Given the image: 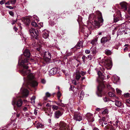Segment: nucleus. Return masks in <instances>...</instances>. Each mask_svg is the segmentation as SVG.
<instances>
[{
    "mask_svg": "<svg viewBox=\"0 0 130 130\" xmlns=\"http://www.w3.org/2000/svg\"><path fill=\"white\" fill-rule=\"evenodd\" d=\"M30 54L29 51L28 49H26L23 54L19 57L18 64L20 66L23 67V69L20 70V72L23 76H26V77H24V79L30 80L28 84L33 87H35L37 86L38 83L33 80L34 76L33 74L30 73V70L27 69L29 66H28L29 63L28 62L27 58H29Z\"/></svg>",
    "mask_w": 130,
    "mask_h": 130,
    "instance_id": "f257e3e1",
    "label": "nucleus"
},
{
    "mask_svg": "<svg viewBox=\"0 0 130 130\" xmlns=\"http://www.w3.org/2000/svg\"><path fill=\"white\" fill-rule=\"evenodd\" d=\"M96 14L97 15V17L94 13L89 15V20H91L97 18L98 20L94 19V22H92V24L95 28H98L100 26L102 25L103 20L102 19V13L100 12H97Z\"/></svg>",
    "mask_w": 130,
    "mask_h": 130,
    "instance_id": "f03ea898",
    "label": "nucleus"
},
{
    "mask_svg": "<svg viewBox=\"0 0 130 130\" xmlns=\"http://www.w3.org/2000/svg\"><path fill=\"white\" fill-rule=\"evenodd\" d=\"M22 100L21 99H16L15 98H13L12 101V104L14 106V105H16L18 107H20L23 104ZM14 108L15 109L14 107Z\"/></svg>",
    "mask_w": 130,
    "mask_h": 130,
    "instance_id": "7ed1b4c3",
    "label": "nucleus"
},
{
    "mask_svg": "<svg viewBox=\"0 0 130 130\" xmlns=\"http://www.w3.org/2000/svg\"><path fill=\"white\" fill-rule=\"evenodd\" d=\"M29 31L32 38L37 39V36L39 34L38 31L37 29L31 28L29 29Z\"/></svg>",
    "mask_w": 130,
    "mask_h": 130,
    "instance_id": "20e7f679",
    "label": "nucleus"
},
{
    "mask_svg": "<svg viewBox=\"0 0 130 130\" xmlns=\"http://www.w3.org/2000/svg\"><path fill=\"white\" fill-rule=\"evenodd\" d=\"M105 68L107 69H110L112 66V62L110 59H108L105 60L104 62Z\"/></svg>",
    "mask_w": 130,
    "mask_h": 130,
    "instance_id": "39448f33",
    "label": "nucleus"
},
{
    "mask_svg": "<svg viewBox=\"0 0 130 130\" xmlns=\"http://www.w3.org/2000/svg\"><path fill=\"white\" fill-rule=\"evenodd\" d=\"M59 126L60 130H71L67 124L63 122H60Z\"/></svg>",
    "mask_w": 130,
    "mask_h": 130,
    "instance_id": "423d86ee",
    "label": "nucleus"
},
{
    "mask_svg": "<svg viewBox=\"0 0 130 130\" xmlns=\"http://www.w3.org/2000/svg\"><path fill=\"white\" fill-rule=\"evenodd\" d=\"M64 111L62 109L56 111L54 113V117L57 119H58L63 115Z\"/></svg>",
    "mask_w": 130,
    "mask_h": 130,
    "instance_id": "0eeeda50",
    "label": "nucleus"
},
{
    "mask_svg": "<svg viewBox=\"0 0 130 130\" xmlns=\"http://www.w3.org/2000/svg\"><path fill=\"white\" fill-rule=\"evenodd\" d=\"M21 93L22 95L20 96V97H27L29 94V91L26 89H23V88L21 89Z\"/></svg>",
    "mask_w": 130,
    "mask_h": 130,
    "instance_id": "6e6552de",
    "label": "nucleus"
},
{
    "mask_svg": "<svg viewBox=\"0 0 130 130\" xmlns=\"http://www.w3.org/2000/svg\"><path fill=\"white\" fill-rule=\"evenodd\" d=\"M73 119L76 121H80L82 120V117L80 113L75 112L74 113Z\"/></svg>",
    "mask_w": 130,
    "mask_h": 130,
    "instance_id": "1a4fd4ad",
    "label": "nucleus"
},
{
    "mask_svg": "<svg viewBox=\"0 0 130 130\" xmlns=\"http://www.w3.org/2000/svg\"><path fill=\"white\" fill-rule=\"evenodd\" d=\"M110 36L103 37L101 40V43L102 45H104L105 43L110 40Z\"/></svg>",
    "mask_w": 130,
    "mask_h": 130,
    "instance_id": "9d476101",
    "label": "nucleus"
},
{
    "mask_svg": "<svg viewBox=\"0 0 130 130\" xmlns=\"http://www.w3.org/2000/svg\"><path fill=\"white\" fill-rule=\"evenodd\" d=\"M105 87L104 84L103 82H99V85L97 87V89L100 93H102V90Z\"/></svg>",
    "mask_w": 130,
    "mask_h": 130,
    "instance_id": "9b49d317",
    "label": "nucleus"
},
{
    "mask_svg": "<svg viewBox=\"0 0 130 130\" xmlns=\"http://www.w3.org/2000/svg\"><path fill=\"white\" fill-rule=\"evenodd\" d=\"M87 120L89 122H93L94 121V118L93 115L90 113H87L86 115Z\"/></svg>",
    "mask_w": 130,
    "mask_h": 130,
    "instance_id": "f8f14e48",
    "label": "nucleus"
},
{
    "mask_svg": "<svg viewBox=\"0 0 130 130\" xmlns=\"http://www.w3.org/2000/svg\"><path fill=\"white\" fill-rule=\"evenodd\" d=\"M44 57L45 58V60L46 61H49L51 58V56L49 52H45L44 54Z\"/></svg>",
    "mask_w": 130,
    "mask_h": 130,
    "instance_id": "ddd939ff",
    "label": "nucleus"
},
{
    "mask_svg": "<svg viewBox=\"0 0 130 130\" xmlns=\"http://www.w3.org/2000/svg\"><path fill=\"white\" fill-rule=\"evenodd\" d=\"M107 118L106 117L105 118L104 117H103L102 120H99V123L101 124V126H104V125L103 124V122L104 124L105 125L107 124V122H108L107 121V120L108 121Z\"/></svg>",
    "mask_w": 130,
    "mask_h": 130,
    "instance_id": "4468645a",
    "label": "nucleus"
},
{
    "mask_svg": "<svg viewBox=\"0 0 130 130\" xmlns=\"http://www.w3.org/2000/svg\"><path fill=\"white\" fill-rule=\"evenodd\" d=\"M73 76L75 77L76 79L77 80H78L80 77H81L80 75V71L78 70H76L75 73H74Z\"/></svg>",
    "mask_w": 130,
    "mask_h": 130,
    "instance_id": "2eb2a0df",
    "label": "nucleus"
},
{
    "mask_svg": "<svg viewBox=\"0 0 130 130\" xmlns=\"http://www.w3.org/2000/svg\"><path fill=\"white\" fill-rule=\"evenodd\" d=\"M122 8L124 9L125 10H126L127 8V4L125 2H122L120 3Z\"/></svg>",
    "mask_w": 130,
    "mask_h": 130,
    "instance_id": "dca6fc26",
    "label": "nucleus"
},
{
    "mask_svg": "<svg viewBox=\"0 0 130 130\" xmlns=\"http://www.w3.org/2000/svg\"><path fill=\"white\" fill-rule=\"evenodd\" d=\"M98 68H96L95 70H96L98 74L99 77L101 78L102 79H103L104 78V76L103 75V73H102V70H100L99 71L97 70Z\"/></svg>",
    "mask_w": 130,
    "mask_h": 130,
    "instance_id": "f3484780",
    "label": "nucleus"
},
{
    "mask_svg": "<svg viewBox=\"0 0 130 130\" xmlns=\"http://www.w3.org/2000/svg\"><path fill=\"white\" fill-rule=\"evenodd\" d=\"M57 72V69L56 68H53L49 71V73L50 75H52L56 74Z\"/></svg>",
    "mask_w": 130,
    "mask_h": 130,
    "instance_id": "a211bd4d",
    "label": "nucleus"
},
{
    "mask_svg": "<svg viewBox=\"0 0 130 130\" xmlns=\"http://www.w3.org/2000/svg\"><path fill=\"white\" fill-rule=\"evenodd\" d=\"M22 21L25 24H28L30 21V19L27 17H24L22 19Z\"/></svg>",
    "mask_w": 130,
    "mask_h": 130,
    "instance_id": "6ab92c4d",
    "label": "nucleus"
},
{
    "mask_svg": "<svg viewBox=\"0 0 130 130\" xmlns=\"http://www.w3.org/2000/svg\"><path fill=\"white\" fill-rule=\"evenodd\" d=\"M104 129L105 130H115L113 127L110 124L107 125L105 127Z\"/></svg>",
    "mask_w": 130,
    "mask_h": 130,
    "instance_id": "aec40b11",
    "label": "nucleus"
},
{
    "mask_svg": "<svg viewBox=\"0 0 130 130\" xmlns=\"http://www.w3.org/2000/svg\"><path fill=\"white\" fill-rule=\"evenodd\" d=\"M43 37L45 39L48 38L49 35L48 32L46 30H44L43 31Z\"/></svg>",
    "mask_w": 130,
    "mask_h": 130,
    "instance_id": "412c9836",
    "label": "nucleus"
},
{
    "mask_svg": "<svg viewBox=\"0 0 130 130\" xmlns=\"http://www.w3.org/2000/svg\"><path fill=\"white\" fill-rule=\"evenodd\" d=\"M82 42L81 41H79L78 42L76 45L75 46V48H76L77 49H79L81 47H82Z\"/></svg>",
    "mask_w": 130,
    "mask_h": 130,
    "instance_id": "4be33fe9",
    "label": "nucleus"
},
{
    "mask_svg": "<svg viewBox=\"0 0 130 130\" xmlns=\"http://www.w3.org/2000/svg\"><path fill=\"white\" fill-rule=\"evenodd\" d=\"M115 105L118 107H120L122 106L121 102L117 100H115Z\"/></svg>",
    "mask_w": 130,
    "mask_h": 130,
    "instance_id": "5701e85b",
    "label": "nucleus"
},
{
    "mask_svg": "<svg viewBox=\"0 0 130 130\" xmlns=\"http://www.w3.org/2000/svg\"><path fill=\"white\" fill-rule=\"evenodd\" d=\"M105 54L107 55H110L112 54L111 51L108 49H106L105 51Z\"/></svg>",
    "mask_w": 130,
    "mask_h": 130,
    "instance_id": "b1692460",
    "label": "nucleus"
},
{
    "mask_svg": "<svg viewBox=\"0 0 130 130\" xmlns=\"http://www.w3.org/2000/svg\"><path fill=\"white\" fill-rule=\"evenodd\" d=\"M107 87L108 89L110 90V91L113 92L114 91V89L111 87V85L109 84H107Z\"/></svg>",
    "mask_w": 130,
    "mask_h": 130,
    "instance_id": "393cba45",
    "label": "nucleus"
},
{
    "mask_svg": "<svg viewBox=\"0 0 130 130\" xmlns=\"http://www.w3.org/2000/svg\"><path fill=\"white\" fill-rule=\"evenodd\" d=\"M44 126V125L41 123H39L37 124L36 127L37 128H42Z\"/></svg>",
    "mask_w": 130,
    "mask_h": 130,
    "instance_id": "a878e982",
    "label": "nucleus"
},
{
    "mask_svg": "<svg viewBox=\"0 0 130 130\" xmlns=\"http://www.w3.org/2000/svg\"><path fill=\"white\" fill-rule=\"evenodd\" d=\"M125 102L127 106L130 107V98L125 100Z\"/></svg>",
    "mask_w": 130,
    "mask_h": 130,
    "instance_id": "bb28decb",
    "label": "nucleus"
},
{
    "mask_svg": "<svg viewBox=\"0 0 130 130\" xmlns=\"http://www.w3.org/2000/svg\"><path fill=\"white\" fill-rule=\"evenodd\" d=\"M51 96V94L48 92H47L45 93V96L44 97V99L45 100L47 99V98L50 97Z\"/></svg>",
    "mask_w": 130,
    "mask_h": 130,
    "instance_id": "cd10ccee",
    "label": "nucleus"
},
{
    "mask_svg": "<svg viewBox=\"0 0 130 130\" xmlns=\"http://www.w3.org/2000/svg\"><path fill=\"white\" fill-rule=\"evenodd\" d=\"M108 112V110L107 109H105L103 111L102 113L103 115L107 114Z\"/></svg>",
    "mask_w": 130,
    "mask_h": 130,
    "instance_id": "c85d7f7f",
    "label": "nucleus"
},
{
    "mask_svg": "<svg viewBox=\"0 0 130 130\" xmlns=\"http://www.w3.org/2000/svg\"><path fill=\"white\" fill-rule=\"evenodd\" d=\"M32 19H34V21H36L38 22L39 21V18L36 15H34L32 17Z\"/></svg>",
    "mask_w": 130,
    "mask_h": 130,
    "instance_id": "c756f323",
    "label": "nucleus"
},
{
    "mask_svg": "<svg viewBox=\"0 0 130 130\" xmlns=\"http://www.w3.org/2000/svg\"><path fill=\"white\" fill-rule=\"evenodd\" d=\"M36 98V97L35 96H33L31 98V103L32 104H34L35 103V99Z\"/></svg>",
    "mask_w": 130,
    "mask_h": 130,
    "instance_id": "7c9ffc66",
    "label": "nucleus"
},
{
    "mask_svg": "<svg viewBox=\"0 0 130 130\" xmlns=\"http://www.w3.org/2000/svg\"><path fill=\"white\" fill-rule=\"evenodd\" d=\"M52 109H53V110H54V111H55V110H57L58 108V106L56 105H52Z\"/></svg>",
    "mask_w": 130,
    "mask_h": 130,
    "instance_id": "2f4dec72",
    "label": "nucleus"
},
{
    "mask_svg": "<svg viewBox=\"0 0 130 130\" xmlns=\"http://www.w3.org/2000/svg\"><path fill=\"white\" fill-rule=\"evenodd\" d=\"M31 25L33 27H36L38 26V25L37 23L34 21H32L31 23Z\"/></svg>",
    "mask_w": 130,
    "mask_h": 130,
    "instance_id": "473e14b6",
    "label": "nucleus"
},
{
    "mask_svg": "<svg viewBox=\"0 0 130 130\" xmlns=\"http://www.w3.org/2000/svg\"><path fill=\"white\" fill-rule=\"evenodd\" d=\"M84 92L83 91H82L80 94V99L81 100L83 99V98L84 97Z\"/></svg>",
    "mask_w": 130,
    "mask_h": 130,
    "instance_id": "72a5a7b5",
    "label": "nucleus"
},
{
    "mask_svg": "<svg viewBox=\"0 0 130 130\" xmlns=\"http://www.w3.org/2000/svg\"><path fill=\"white\" fill-rule=\"evenodd\" d=\"M38 45H39V47H38L37 48H36V50L39 51V52H40L42 50V49H41V47H42V44H38Z\"/></svg>",
    "mask_w": 130,
    "mask_h": 130,
    "instance_id": "f704fd0d",
    "label": "nucleus"
},
{
    "mask_svg": "<svg viewBox=\"0 0 130 130\" xmlns=\"http://www.w3.org/2000/svg\"><path fill=\"white\" fill-rule=\"evenodd\" d=\"M114 78L115 81L116 82H118L120 79V78L119 77L116 75L114 76Z\"/></svg>",
    "mask_w": 130,
    "mask_h": 130,
    "instance_id": "c9c22d12",
    "label": "nucleus"
},
{
    "mask_svg": "<svg viewBox=\"0 0 130 130\" xmlns=\"http://www.w3.org/2000/svg\"><path fill=\"white\" fill-rule=\"evenodd\" d=\"M109 96L110 97H116V95L113 94V92H111L108 93Z\"/></svg>",
    "mask_w": 130,
    "mask_h": 130,
    "instance_id": "e433bc0d",
    "label": "nucleus"
},
{
    "mask_svg": "<svg viewBox=\"0 0 130 130\" xmlns=\"http://www.w3.org/2000/svg\"><path fill=\"white\" fill-rule=\"evenodd\" d=\"M82 59L84 63H85V62L87 60V58L84 55L82 57Z\"/></svg>",
    "mask_w": 130,
    "mask_h": 130,
    "instance_id": "4c0bfd02",
    "label": "nucleus"
},
{
    "mask_svg": "<svg viewBox=\"0 0 130 130\" xmlns=\"http://www.w3.org/2000/svg\"><path fill=\"white\" fill-rule=\"evenodd\" d=\"M43 26V23H42L41 22L39 23L38 25V28H40L41 27H42Z\"/></svg>",
    "mask_w": 130,
    "mask_h": 130,
    "instance_id": "58836bf2",
    "label": "nucleus"
},
{
    "mask_svg": "<svg viewBox=\"0 0 130 130\" xmlns=\"http://www.w3.org/2000/svg\"><path fill=\"white\" fill-rule=\"evenodd\" d=\"M29 108V106H26L25 107L23 108V110L24 111H26L28 110V109Z\"/></svg>",
    "mask_w": 130,
    "mask_h": 130,
    "instance_id": "ea45409f",
    "label": "nucleus"
},
{
    "mask_svg": "<svg viewBox=\"0 0 130 130\" xmlns=\"http://www.w3.org/2000/svg\"><path fill=\"white\" fill-rule=\"evenodd\" d=\"M61 96V94L59 91L58 92L57 94V96L58 97V99L59 100L60 99V98Z\"/></svg>",
    "mask_w": 130,
    "mask_h": 130,
    "instance_id": "a19ab883",
    "label": "nucleus"
},
{
    "mask_svg": "<svg viewBox=\"0 0 130 130\" xmlns=\"http://www.w3.org/2000/svg\"><path fill=\"white\" fill-rule=\"evenodd\" d=\"M103 100L105 102H107L109 101V99L108 98L106 97L103 98Z\"/></svg>",
    "mask_w": 130,
    "mask_h": 130,
    "instance_id": "79ce46f5",
    "label": "nucleus"
},
{
    "mask_svg": "<svg viewBox=\"0 0 130 130\" xmlns=\"http://www.w3.org/2000/svg\"><path fill=\"white\" fill-rule=\"evenodd\" d=\"M82 18L81 16H79L77 20L78 21L79 23L82 21Z\"/></svg>",
    "mask_w": 130,
    "mask_h": 130,
    "instance_id": "37998d69",
    "label": "nucleus"
},
{
    "mask_svg": "<svg viewBox=\"0 0 130 130\" xmlns=\"http://www.w3.org/2000/svg\"><path fill=\"white\" fill-rule=\"evenodd\" d=\"M119 122V121L117 120L115 122V123H113V125H116V126H118V123Z\"/></svg>",
    "mask_w": 130,
    "mask_h": 130,
    "instance_id": "c03bdc74",
    "label": "nucleus"
},
{
    "mask_svg": "<svg viewBox=\"0 0 130 130\" xmlns=\"http://www.w3.org/2000/svg\"><path fill=\"white\" fill-rule=\"evenodd\" d=\"M116 90L117 92L119 94H121V91L118 88H117L116 89Z\"/></svg>",
    "mask_w": 130,
    "mask_h": 130,
    "instance_id": "a18cd8bd",
    "label": "nucleus"
},
{
    "mask_svg": "<svg viewBox=\"0 0 130 130\" xmlns=\"http://www.w3.org/2000/svg\"><path fill=\"white\" fill-rule=\"evenodd\" d=\"M16 0H11L10 3L12 4H14L16 2Z\"/></svg>",
    "mask_w": 130,
    "mask_h": 130,
    "instance_id": "49530a36",
    "label": "nucleus"
},
{
    "mask_svg": "<svg viewBox=\"0 0 130 130\" xmlns=\"http://www.w3.org/2000/svg\"><path fill=\"white\" fill-rule=\"evenodd\" d=\"M124 96L125 97H128L130 96V94L127 93L124 94Z\"/></svg>",
    "mask_w": 130,
    "mask_h": 130,
    "instance_id": "de8ad7c7",
    "label": "nucleus"
},
{
    "mask_svg": "<svg viewBox=\"0 0 130 130\" xmlns=\"http://www.w3.org/2000/svg\"><path fill=\"white\" fill-rule=\"evenodd\" d=\"M6 2V0H3L0 1V4L2 5Z\"/></svg>",
    "mask_w": 130,
    "mask_h": 130,
    "instance_id": "09e8293b",
    "label": "nucleus"
},
{
    "mask_svg": "<svg viewBox=\"0 0 130 130\" xmlns=\"http://www.w3.org/2000/svg\"><path fill=\"white\" fill-rule=\"evenodd\" d=\"M55 24L53 22L50 21L49 22V24L51 26L54 25Z\"/></svg>",
    "mask_w": 130,
    "mask_h": 130,
    "instance_id": "8fccbe9b",
    "label": "nucleus"
},
{
    "mask_svg": "<svg viewBox=\"0 0 130 130\" xmlns=\"http://www.w3.org/2000/svg\"><path fill=\"white\" fill-rule=\"evenodd\" d=\"M92 58V56L91 55H88V58L90 60H91Z\"/></svg>",
    "mask_w": 130,
    "mask_h": 130,
    "instance_id": "3c124183",
    "label": "nucleus"
},
{
    "mask_svg": "<svg viewBox=\"0 0 130 130\" xmlns=\"http://www.w3.org/2000/svg\"><path fill=\"white\" fill-rule=\"evenodd\" d=\"M5 7L7 8H8L11 9H12L13 8V7L10 6H6Z\"/></svg>",
    "mask_w": 130,
    "mask_h": 130,
    "instance_id": "603ef678",
    "label": "nucleus"
},
{
    "mask_svg": "<svg viewBox=\"0 0 130 130\" xmlns=\"http://www.w3.org/2000/svg\"><path fill=\"white\" fill-rule=\"evenodd\" d=\"M91 51L92 52V54H95L96 53V52L95 50H91Z\"/></svg>",
    "mask_w": 130,
    "mask_h": 130,
    "instance_id": "864d4df0",
    "label": "nucleus"
},
{
    "mask_svg": "<svg viewBox=\"0 0 130 130\" xmlns=\"http://www.w3.org/2000/svg\"><path fill=\"white\" fill-rule=\"evenodd\" d=\"M85 52L86 54H89L90 53V51L89 50H86L85 51Z\"/></svg>",
    "mask_w": 130,
    "mask_h": 130,
    "instance_id": "5fc2aeb1",
    "label": "nucleus"
},
{
    "mask_svg": "<svg viewBox=\"0 0 130 130\" xmlns=\"http://www.w3.org/2000/svg\"><path fill=\"white\" fill-rule=\"evenodd\" d=\"M80 74H81L82 76H84V75L86 74V72L83 71H81L80 72Z\"/></svg>",
    "mask_w": 130,
    "mask_h": 130,
    "instance_id": "6e6d98bb",
    "label": "nucleus"
},
{
    "mask_svg": "<svg viewBox=\"0 0 130 130\" xmlns=\"http://www.w3.org/2000/svg\"><path fill=\"white\" fill-rule=\"evenodd\" d=\"M9 14L11 16H13L14 15V13L12 11H10L9 12Z\"/></svg>",
    "mask_w": 130,
    "mask_h": 130,
    "instance_id": "4d7b16f0",
    "label": "nucleus"
},
{
    "mask_svg": "<svg viewBox=\"0 0 130 130\" xmlns=\"http://www.w3.org/2000/svg\"><path fill=\"white\" fill-rule=\"evenodd\" d=\"M41 83L43 84H45L46 83V81L45 80L43 79H41Z\"/></svg>",
    "mask_w": 130,
    "mask_h": 130,
    "instance_id": "13d9d810",
    "label": "nucleus"
},
{
    "mask_svg": "<svg viewBox=\"0 0 130 130\" xmlns=\"http://www.w3.org/2000/svg\"><path fill=\"white\" fill-rule=\"evenodd\" d=\"M72 83L74 84V85H76V81L75 80H73L72 81Z\"/></svg>",
    "mask_w": 130,
    "mask_h": 130,
    "instance_id": "bf43d9fd",
    "label": "nucleus"
},
{
    "mask_svg": "<svg viewBox=\"0 0 130 130\" xmlns=\"http://www.w3.org/2000/svg\"><path fill=\"white\" fill-rule=\"evenodd\" d=\"M16 22V20H13L12 21V22L11 23L12 25H13Z\"/></svg>",
    "mask_w": 130,
    "mask_h": 130,
    "instance_id": "052dcab7",
    "label": "nucleus"
},
{
    "mask_svg": "<svg viewBox=\"0 0 130 130\" xmlns=\"http://www.w3.org/2000/svg\"><path fill=\"white\" fill-rule=\"evenodd\" d=\"M10 5V2L9 1H8L6 3H5V5Z\"/></svg>",
    "mask_w": 130,
    "mask_h": 130,
    "instance_id": "680f3d73",
    "label": "nucleus"
},
{
    "mask_svg": "<svg viewBox=\"0 0 130 130\" xmlns=\"http://www.w3.org/2000/svg\"><path fill=\"white\" fill-rule=\"evenodd\" d=\"M34 113L35 115H36L37 114V110L36 109L34 110Z\"/></svg>",
    "mask_w": 130,
    "mask_h": 130,
    "instance_id": "e2e57ef3",
    "label": "nucleus"
},
{
    "mask_svg": "<svg viewBox=\"0 0 130 130\" xmlns=\"http://www.w3.org/2000/svg\"><path fill=\"white\" fill-rule=\"evenodd\" d=\"M114 22H117L118 21V20H117V19H115V18H114Z\"/></svg>",
    "mask_w": 130,
    "mask_h": 130,
    "instance_id": "0e129e2a",
    "label": "nucleus"
},
{
    "mask_svg": "<svg viewBox=\"0 0 130 130\" xmlns=\"http://www.w3.org/2000/svg\"><path fill=\"white\" fill-rule=\"evenodd\" d=\"M52 112H51V113H50V114H47V115L50 116V117H51L52 116Z\"/></svg>",
    "mask_w": 130,
    "mask_h": 130,
    "instance_id": "69168bd1",
    "label": "nucleus"
},
{
    "mask_svg": "<svg viewBox=\"0 0 130 130\" xmlns=\"http://www.w3.org/2000/svg\"><path fill=\"white\" fill-rule=\"evenodd\" d=\"M14 30L16 31H17V30H18V29H17V28H16V27H15L14 28Z\"/></svg>",
    "mask_w": 130,
    "mask_h": 130,
    "instance_id": "338daca9",
    "label": "nucleus"
},
{
    "mask_svg": "<svg viewBox=\"0 0 130 130\" xmlns=\"http://www.w3.org/2000/svg\"><path fill=\"white\" fill-rule=\"evenodd\" d=\"M93 130H99V129L95 127L93 129Z\"/></svg>",
    "mask_w": 130,
    "mask_h": 130,
    "instance_id": "774afa93",
    "label": "nucleus"
}]
</instances>
